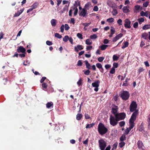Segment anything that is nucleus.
Listing matches in <instances>:
<instances>
[{
	"mask_svg": "<svg viewBox=\"0 0 150 150\" xmlns=\"http://www.w3.org/2000/svg\"><path fill=\"white\" fill-rule=\"evenodd\" d=\"M129 80V79H128L127 78H126L125 81L124 82V83L122 84V86H128V84L127 83V82Z\"/></svg>",
	"mask_w": 150,
	"mask_h": 150,
	"instance_id": "aec40b11",
	"label": "nucleus"
},
{
	"mask_svg": "<svg viewBox=\"0 0 150 150\" xmlns=\"http://www.w3.org/2000/svg\"><path fill=\"white\" fill-rule=\"evenodd\" d=\"M125 23L124 24L125 28H131L130 26L131 22L129 19H126L125 21Z\"/></svg>",
	"mask_w": 150,
	"mask_h": 150,
	"instance_id": "0eeeda50",
	"label": "nucleus"
},
{
	"mask_svg": "<svg viewBox=\"0 0 150 150\" xmlns=\"http://www.w3.org/2000/svg\"><path fill=\"white\" fill-rule=\"evenodd\" d=\"M137 145L139 149H142V150H144L142 148V147L144 146L143 143L141 141H139L137 143Z\"/></svg>",
	"mask_w": 150,
	"mask_h": 150,
	"instance_id": "ddd939ff",
	"label": "nucleus"
},
{
	"mask_svg": "<svg viewBox=\"0 0 150 150\" xmlns=\"http://www.w3.org/2000/svg\"><path fill=\"white\" fill-rule=\"evenodd\" d=\"M130 123L129 126V129H132L134 125V122H129Z\"/></svg>",
	"mask_w": 150,
	"mask_h": 150,
	"instance_id": "4c0bfd02",
	"label": "nucleus"
},
{
	"mask_svg": "<svg viewBox=\"0 0 150 150\" xmlns=\"http://www.w3.org/2000/svg\"><path fill=\"white\" fill-rule=\"evenodd\" d=\"M122 21L120 19H119L117 21V23L119 25H122Z\"/></svg>",
	"mask_w": 150,
	"mask_h": 150,
	"instance_id": "de8ad7c7",
	"label": "nucleus"
},
{
	"mask_svg": "<svg viewBox=\"0 0 150 150\" xmlns=\"http://www.w3.org/2000/svg\"><path fill=\"white\" fill-rule=\"evenodd\" d=\"M94 125V123L88 124L86 125V128H90L92 127Z\"/></svg>",
	"mask_w": 150,
	"mask_h": 150,
	"instance_id": "cd10ccee",
	"label": "nucleus"
},
{
	"mask_svg": "<svg viewBox=\"0 0 150 150\" xmlns=\"http://www.w3.org/2000/svg\"><path fill=\"white\" fill-rule=\"evenodd\" d=\"M98 7L97 6H95L93 8V11H98Z\"/></svg>",
	"mask_w": 150,
	"mask_h": 150,
	"instance_id": "e2e57ef3",
	"label": "nucleus"
},
{
	"mask_svg": "<svg viewBox=\"0 0 150 150\" xmlns=\"http://www.w3.org/2000/svg\"><path fill=\"white\" fill-rule=\"evenodd\" d=\"M138 23L137 22H135L133 24V27L134 28H137L138 27Z\"/></svg>",
	"mask_w": 150,
	"mask_h": 150,
	"instance_id": "8fccbe9b",
	"label": "nucleus"
},
{
	"mask_svg": "<svg viewBox=\"0 0 150 150\" xmlns=\"http://www.w3.org/2000/svg\"><path fill=\"white\" fill-rule=\"evenodd\" d=\"M125 145V143L123 142H122L119 144V146L120 148H122Z\"/></svg>",
	"mask_w": 150,
	"mask_h": 150,
	"instance_id": "c9c22d12",
	"label": "nucleus"
},
{
	"mask_svg": "<svg viewBox=\"0 0 150 150\" xmlns=\"http://www.w3.org/2000/svg\"><path fill=\"white\" fill-rule=\"evenodd\" d=\"M29 62L27 60H26L25 61H24L23 64L24 65L26 66L28 64H29Z\"/></svg>",
	"mask_w": 150,
	"mask_h": 150,
	"instance_id": "6e6d98bb",
	"label": "nucleus"
},
{
	"mask_svg": "<svg viewBox=\"0 0 150 150\" xmlns=\"http://www.w3.org/2000/svg\"><path fill=\"white\" fill-rule=\"evenodd\" d=\"M82 63L81 60H79L78 61L77 64V65L78 66H82Z\"/></svg>",
	"mask_w": 150,
	"mask_h": 150,
	"instance_id": "a18cd8bd",
	"label": "nucleus"
},
{
	"mask_svg": "<svg viewBox=\"0 0 150 150\" xmlns=\"http://www.w3.org/2000/svg\"><path fill=\"white\" fill-rule=\"evenodd\" d=\"M97 38V36L96 34H94L91 35L90 36L91 39H95Z\"/></svg>",
	"mask_w": 150,
	"mask_h": 150,
	"instance_id": "2f4dec72",
	"label": "nucleus"
},
{
	"mask_svg": "<svg viewBox=\"0 0 150 150\" xmlns=\"http://www.w3.org/2000/svg\"><path fill=\"white\" fill-rule=\"evenodd\" d=\"M85 118L86 119H91V118L90 117V116L87 114L85 113L84 115Z\"/></svg>",
	"mask_w": 150,
	"mask_h": 150,
	"instance_id": "37998d69",
	"label": "nucleus"
},
{
	"mask_svg": "<svg viewBox=\"0 0 150 150\" xmlns=\"http://www.w3.org/2000/svg\"><path fill=\"white\" fill-rule=\"evenodd\" d=\"M75 19L74 18H72L71 19V21H70V23H72L73 24H75Z\"/></svg>",
	"mask_w": 150,
	"mask_h": 150,
	"instance_id": "13d9d810",
	"label": "nucleus"
},
{
	"mask_svg": "<svg viewBox=\"0 0 150 150\" xmlns=\"http://www.w3.org/2000/svg\"><path fill=\"white\" fill-rule=\"evenodd\" d=\"M96 67L99 69L102 68V65L100 63H97L96 64Z\"/></svg>",
	"mask_w": 150,
	"mask_h": 150,
	"instance_id": "603ef678",
	"label": "nucleus"
},
{
	"mask_svg": "<svg viewBox=\"0 0 150 150\" xmlns=\"http://www.w3.org/2000/svg\"><path fill=\"white\" fill-rule=\"evenodd\" d=\"M90 71L88 69L85 71L84 73L85 75H88L90 74Z\"/></svg>",
	"mask_w": 150,
	"mask_h": 150,
	"instance_id": "0e129e2a",
	"label": "nucleus"
},
{
	"mask_svg": "<svg viewBox=\"0 0 150 150\" xmlns=\"http://www.w3.org/2000/svg\"><path fill=\"white\" fill-rule=\"evenodd\" d=\"M124 45H123V46L122 47V49H124L125 48L128 47L129 44L128 42L127 41L124 42Z\"/></svg>",
	"mask_w": 150,
	"mask_h": 150,
	"instance_id": "4be33fe9",
	"label": "nucleus"
},
{
	"mask_svg": "<svg viewBox=\"0 0 150 150\" xmlns=\"http://www.w3.org/2000/svg\"><path fill=\"white\" fill-rule=\"evenodd\" d=\"M120 96L123 100H127L129 99L130 94L128 91H125L121 92Z\"/></svg>",
	"mask_w": 150,
	"mask_h": 150,
	"instance_id": "7ed1b4c3",
	"label": "nucleus"
},
{
	"mask_svg": "<svg viewBox=\"0 0 150 150\" xmlns=\"http://www.w3.org/2000/svg\"><path fill=\"white\" fill-rule=\"evenodd\" d=\"M125 125V122L124 121H121L119 122V125L120 127L124 126Z\"/></svg>",
	"mask_w": 150,
	"mask_h": 150,
	"instance_id": "72a5a7b5",
	"label": "nucleus"
},
{
	"mask_svg": "<svg viewBox=\"0 0 150 150\" xmlns=\"http://www.w3.org/2000/svg\"><path fill=\"white\" fill-rule=\"evenodd\" d=\"M112 58L114 61H116L118 59L119 57L116 55L114 54L113 55Z\"/></svg>",
	"mask_w": 150,
	"mask_h": 150,
	"instance_id": "e433bc0d",
	"label": "nucleus"
},
{
	"mask_svg": "<svg viewBox=\"0 0 150 150\" xmlns=\"http://www.w3.org/2000/svg\"><path fill=\"white\" fill-rule=\"evenodd\" d=\"M85 64L86 67V68L88 69H91V66L90 64L88 63V62L87 60H86L85 61Z\"/></svg>",
	"mask_w": 150,
	"mask_h": 150,
	"instance_id": "6ab92c4d",
	"label": "nucleus"
},
{
	"mask_svg": "<svg viewBox=\"0 0 150 150\" xmlns=\"http://www.w3.org/2000/svg\"><path fill=\"white\" fill-rule=\"evenodd\" d=\"M138 21L139 22V24H141L142 22H143L144 20V18H139L138 19Z\"/></svg>",
	"mask_w": 150,
	"mask_h": 150,
	"instance_id": "58836bf2",
	"label": "nucleus"
},
{
	"mask_svg": "<svg viewBox=\"0 0 150 150\" xmlns=\"http://www.w3.org/2000/svg\"><path fill=\"white\" fill-rule=\"evenodd\" d=\"M38 5V2H35L32 6H31V7H32L33 9H35L37 7V6Z\"/></svg>",
	"mask_w": 150,
	"mask_h": 150,
	"instance_id": "bb28decb",
	"label": "nucleus"
},
{
	"mask_svg": "<svg viewBox=\"0 0 150 150\" xmlns=\"http://www.w3.org/2000/svg\"><path fill=\"white\" fill-rule=\"evenodd\" d=\"M17 51L18 53H26V50L23 46H21L18 47L17 49Z\"/></svg>",
	"mask_w": 150,
	"mask_h": 150,
	"instance_id": "1a4fd4ad",
	"label": "nucleus"
},
{
	"mask_svg": "<svg viewBox=\"0 0 150 150\" xmlns=\"http://www.w3.org/2000/svg\"><path fill=\"white\" fill-rule=\"evenodd\" d=\"M42 88L44 90H45L47 86V85L46 83H43L42 84Z\"/></svg>",
	"mask_w": 150,
	"mask_h": 150,
	"instance_id": "b1692460",
	"label": "nucleus"
},
{
	"mask_svg": "<svg viewBox=\"0 0 150 150\" xmlns=\"http://www.w3.org/2000/svg\"><path fill=\"white\" fill-rule=\"evenodd\" d=\"M118 64L117 63H114L113 64V67L115 68H117L118 67Z\"/></svg>",
	"mask_w": 150,
	"mask_h": 150,
	"instance_id": "338daca9",
	"label": "nucleus"
},
{
	"mask_svg": "<svg viewBox=\"0 0 150 150\" xmlns=\"http://www.w3.org/2000/svg\"><path fill=\"white\" fill-rule=\"evenodd\" d=\"M148 34L146 33H143L142 35V38L145 40H147L148 38Z\"/></svg>",
	"mask_w": 150,
	"mask_h": 150,
	"instance_id": "2eb2a0df",
	"label": "nucleus"
},
{
	"mask_svg": "<svg viewBox=\"0 0 150 150\" xmlns=\"http://www.w3.org/2000/svg\"><path fill=\"white\" fill-rule=\"evenodd\" d=\"M69 4L68 5H65V6L64 7V8H63V11H65L66 10H67V11H68V8L69 5Z\"/></svg>",
	"mask_w": 150,
	"mask_h": 150,
	"instance_id": "f704fd0d",
	"label": "nucleus"
},
{
	"mask_svg": "<svg viewBox=\"0 0 150 150\" xmlns=\"http://www.w3.org/2000/svg\"><path fill=\"white\" fill-rule=\"evenodd\" d=\"M82 117V115L81 114L78 113L76 116V119L78 120H80Z\"/></svg>",
	"mask_w": 150,
	"mask_h": 150,
	"instance_id": "412c9836",
	"label": "nucleus"
},
{
	"mask_svg": "<svg viewBox=\"0 0 150 150\" xmlns=\"http://www.w3.org/2000/svg\"><path fill=\"white\" fill-rule=\"evenodd\" d=\"M46 107L47 108H49L51 106L53 105V103L52 102H48L46 104Z\"/></svg>",
	"mask_w": 150,
	"mask_h": 150,
	"instance_id": "393cba45",
	"label": "nucleus"
},
{
	"mask_svg": "<svg viewBox=\"0 0 150 150\" xmlns=\"http://www.w3.org/2000/svg\"><path fill=\"white\" fill-rule=\"evenodd\" d=\"M70 28V27L69 26V25L67 24H65V29L66 30H68Z\"/></svg>",
	"mask_w": 150,
	"mask_h": 150,
	"instance_id": "49530a36",
	"label": "nucleus"
},
{
	"mask_svg": "<svg viewBox=\"0 0 150 150\" xmlns=\"http://www.w3.org/2000/svg\"><path fill=\"white\" fill-rule=\"evenodd\" d=\"M104 58L103 57H100L98 58V60L99 62H101L103 61Z\"/></svg>",
	"mask_w": 150,
	"mask_h": 150,
	"instance_id": "3c124183",
	"label": "nucleus"
},
{
	"mask_svg": "<svg viewBox=\"0 0 150 150\" xmlns=\"http://www.w3.org/2000/svg\"><path fill=\"white\" fill-rule=\"evenodd\" d=\"M99 147L101 150H104L107 146V143L103 139L98 141Z\"/></svg>",
	"mask_w": 150,
	"mask_h": 150,
	"instance_id": "20e7f679",
	"label": "nucleus"
},
{
	"mask_svg": "<svg viewBox=\"0 0 150 150\" xmlns=\"http://www.w3.org/2000/svg\"><path fill=\"white\" fill-rule=\"evenodd\" d=\"M140 8V6L138 5H137L135 6V9L138 11L139 9Z\"/></svg>",
	"mask_w": 150,
	"mask_h": 150,
	"instance_id": "774afa93",
	"label": "nucleus"
},
{
	"mask_svg": "<svg viewBox=\"0 0 150 150\" xmlns=\"http://www.w3.org/2000/svg\"><path fill=\"white\" fill-rule=\"evenodd\" d=\"M86 14V11L85 8H83L82 9L81 12L79 14V16H82L84 17Z\"/></svg>",
	"mask_w": 150,
	"mask_h": 150,
	"instance_id": "9b49d317",
	"label": "nucleus"
},
{
	"mask_svg": "<svg viewBox=\"0 0 150 150\" xmlns=\"http://www.w3.org/2000/svg\"><path fill=\"white\" fill-rule=\"evenodd\" d=\"M73 10H75V11H74V16H76L77 15L78 12V9L77 8V6H76V7L74 8H73Z\"/></svg>",
	"mask_w": 150,
	"mask_h": 150,
	"instance_id": "a211bd4d",
	"label": "nucleus"
},
{
	"mask_svg": "<svg viewBox=\"0 0 150 150\" xmlns=\"http://www.w3.org/2000/svg\"><path fill=\"white\" fill-rule=\"evenodd\" d=\"M149 2L148 1H146L143 3V6L144 7H146L149 5Z\"/></svg>",
	"mask_w": 150,
	"mask_h": 150,
	"instance_id": "a19ab883",
	"label": "nucleus"
},
{
	"mask_svg": "<svg viewBox=\"0 0 150 150\" xmlns=\"http://www.w3.org/2000/svg\"><path fill=\"white\" fill-rule=\"evenodd\" d=\"M73 9H71L69 11V16H72V11H73Z\"/></svg>",
	"mask_w": 150,
	"mask_h": 150,
	"instance_id": "680f3d73",
	"label": "nucleus"
},
{
	"mask_svg": "<svg viewBox=\"0 0 150 150\" xmlns=\"http://www.w3.org/2000/svg\"><path fill=\"white\" fill-rule=\"evenodd\" d=\"M126 138V135L124 134H123L122 136L120 137V141L122 142L125 140Z\"/></svg>",
	"mask_w": 150,
	"mask_h": 150,
	"instance_id": "5701e85b",
	"label": "nucleus"
},
{
	"mask_svg": "<svg viewBox=\"0 0 150 150\" xmlns=\"http://www.w3.org/2000/svg\"><path fill=\"white\" fill-rule=\"evenodd\" d=\"M92 42H91L89 39H86V43L87 45H90L92 44Z\"/></svg>",
	"mask_w": 150,
	"mask_h": 150,
	"instance_id": "ea45409f",
	"label": "nucleus"
},
{
	"mask_svg": "<svg viewBox=\"0 0 150 150\" xmlns=\"http://www.w3.org/2000/svg\"><path fill=\"white\" fill-rule=\"evenodd\" d=\"M54 35L55 37L59 39L61 38H62V35L57 33H55Z\"/></svg>",
	"mask_w": 150,
	"mask_h": 150,
	"instance_id": "473e14b6",
	"label": "nucleus"
},
{
	"mask_svg": "<svg viewBox=\"0 0 150 150\" xmlns=\"http://www.w3.org/2000/svg\"><path fill=\"white\" fill-rule=\"evenodd\" d=\"M77 36L78 37V38L81 40L83 39V35L81 33H78L77 34Z\"/></svg>",
	"mask_w": 150,
	"mask_h": 150,
	"instance_id": "7c9ffc66",
	"label": "nucleus"
},
{
	"mask_svg": "<svg viewBox=\"0 0 150 150\" xmlns=\"http://www.w3.org/2000/svg\"><path fill=\"white\" fill-rule=\"evenodd\" d=\"M111 33H112V34H114L115 33V29L114 28L111 27V29H110Z\"/></svg>",
	"mask_w": 150,
	"mask_h": 150,
	"instance_id": "5fc2aeb1",
	"label": "nucleus"
},
{
	"mask_svg": "<svg viewBox=\"0 0 150 150\" xmlns=\"http://www.w3.org/2000/svg\"><path fill=\"white\" fill-rule=\"evenodd\" d=\"M128 6H124L123 8V11L124 13H127L129 12V10L127 8Z\"/></svg>",
	"mask_w": 150,
	"mask_h": 150,
	"instance_id": "4468645a",
	"label": "nucleus"
},
{
	"mask_svg": "<svg viewBox=\"0 0 150 150\" xmlns=\"http://www.w3.org/2000/svg\"><path fill=\"white\" fill-rule=\"evenodd\" d=\"M138 110H136L132 115L129 120V122H134L136 119V117L138 114Z\"/></svg>",
	"mask_w": 150,
	"mask_h": 150,
	"instance_id": "423d86ee",
	"label": "nucleus"
},
{
	"mask_svg": "<svg viewBox=\"0 0 150 150\" xmlns=\"http://www.w3.org/2000/svg\"><path fill=\"white\" fill-rule=\"evenodd\" d=\"M126 117V114L124 112L118 113L115 116L110 115V124L113 126L117 125L118 122L124 120Z\"/></svg>",
	"mask_w": 150,
	"mask_h": 150,
	"instance_id": "f257e3e1",
	"label": "nucleus"
},
{
	"mask_svg": "<svg viewBox=\"0 0 150 150\" xmlns=\"http://www.w3.org/2000/svg\"><path fill=\"white\" fill-rule=\"evenodd\" d=\"M114 19L112 18H111L107 19V21L109 22L112 23L114 21Z\"/></svg>",
	"mask_w": 150,
	"mask_h": 150,
	"instance_id": "c03bdc74",
	"label": "nucleus"
},
{
	"mask_svg": "<svg viewBox=\"0 0 150 150\" xmlns=\"http://www.w3.org/2000/svg\"><path fill=\"white\" fill-rule=\"evenodd\" d=\"M108 45H101L100 47L101 50H105L107 47L108 46Z\"/></svg>",
	"mask_w": 150,
	"mask_h": 150,
	"instance_id": "dca6fc26",
	"label": "nucleus"
},
{
	"mask_svg": "<svg viewBox=\"0 0 150 150\" xmlns=\"http://www.w3.org/2000/svg\"><path fill=\"white\" fill-rule=\"evenodd\" d=\"M69 37L68 35H66L64 38H63V41L65 42H67L69 39Z\"/></svg>",
	"mask_w": 150,
	"mask_h": 150,
	"instance_id": "c756f323",
	"label": "nucleus"
},
{
	"mask_svg": "<svg viewBox=\"0 0 150 150\" xmlns=\"http://www.w3.org/2000/svg\"><path fill=\"white\" fill-rule=\"evenodd\" d=\"M46 79V78L45 77H43L40 80V82L42 83Z\"/></svg>",
	"mask_w": 150,
	"mask_h": 150,
	"instance_id": "69168bd1",
	"label": "nucleus"
},
{
	"mask_svg": "<svg viewBox=\"0 0 150 150\" xmlns=\"http://www.w3.org/2000/svg\"><path fill=\"white\" fill-rule=\"evenodd\" d=\"M112 13H113V15L114 16H115L117 13V12L116 10L114 9L112 11Z\"/></svg>",
	"mask_w": 150,
	"mask_h": 150,
	"instance_id": "4d7b16f0",
	"label": "nucleus"
},
{
	"mask_svg": "<svg viewBox=\"0 0 150 150\" xmlns=\"http://www.w3.org/2000/svg\"><path fill=\"white\" fill-rule=\"evenodd\" d=\"M64 25H62L60 27V31L62 33H63L64 31Z\"/></svg>",
	"mask_w": 150,
	"mask_h": 150,
	"instance_id": "052dcab7",
	"label": "nucleus"
},
{
	"mask_svg": "<svg viewBox=\"0 0 150 150\" xmlns=\"http://www.w3.org/2000/svg\"><path fill=\"white\" fill-rule=\"evenodd\" d=\"M150 28V25H145L142 27V29L144 30H146Z\"/></svg>",
	"mask_w": 150,
	"mask_h": 150,
	"instance_id": "a878e982",
	"label": "nucleus"
},
{
	"mask_svg": "<svg viewBox=\"0 0 150 150\" xmlns=\"http://www.w3.org/2000/svg\"><path fill=\"white\" fill-rule=\"evenodd\" d=\"M131 130V129H129V128H127V129H125V132L124 134H125L126 135H127L129 133Z\"/></svg>",
	"mask_w": 150,
	"mask_h": 150,
	"instance_id": "c85d7f7f",
	"label": "nucleus"
},
{
	"mask_svg": "<svg viewBox=\"0 0 150 150\" xmlns=\"http://www.w3.org/2000/svg\"><path fill=\"white\" fill-rule=\"evenodd\" d=\"M91 23H83L82 25L85 27H86L88 26Z\"/></svg>",
	"mask_w": 150,
	"mask_h": 150,
	"instance_id": "bf43d9fd",
	"label": "nucleus"
},
{
	"mask_svg": "<svg viewBox=\"0 0 150 150\" xmlns=\"http://www.w3.org/2000/svg\"><path fill=\"white\" fill-rule=\"evenodd\" d=\"M98 130L99 134L101 135L105 134L108 131V129L101 122H100L99 124Z\"/></svg>",
	"mask_w": 150,
	"mask_h": 150,
	"instance_id": "f03ea898",
	"label": "nucleus"
},
{
	"mask_svg": "<svg viewBox=\"0 0 150 150\" xmlns=\"http://www.w3.org/2000/svg\"><path fill=\"white\" fill-rule=\"evenodd\" d=\"M137 105L136 102L133 101L132 102L129 107V110L131 112L136 111L137 108Z\"/></svg>",
	"mask_w": 150,
	"mask_h": 150,
	"instance_id": "39448f33",
	"label": "nucleus"
},
{
	"mask_svg": "<svg viewBox=\"0 0 150 150\" xmlns=\"http://www.w3.org/2000/svg\"><path fill=\"white\" fill-rule=\"evenodd\" d=\"M46 44L48 45H52V42L49 40L46 41Z\"/></svg>",
	"mask_w": 150,
	"mask_h": 150,
	"instance_id": "864d4df0",
	"label": "nucleus"
},
{
	"mask_svg": "<svg viewBox=\"0 0 150 150\" xmlns=\"http://www.w3.org/2000/svg\"><path fill=\"white\" fill-rule=\"evenodd\" d=\"M115 72V69L114 68L112 67L111 70H110V74H114Z\"/></svg>",
	"mask_w": 150,
	"mask_h": 150,
	"instance_id": "79ce46f5",
	"label": "nucleus"
},
{
	"mask_svg": "<svg viewBox=\"0 0 150 150\" xmlns=\"http://www.w3.org/2000/svg\"><path fill=\"white\" fill-rule=\"evenodd\" d=\"M100 83V81L99 80H97L96 81L92 83V85L93 87H98L99 86V84Z\"/></svg>",
	"mask_w": 150,
	"mask_h": 150,
	"instance_id": "f8f14e48",
	"label": "nucleus"
},
{
	"mask_svg": "<svg viewBox=\"0 0 150 150\" xmlns=\"http://www.w3.org/2000/svg\"><path fill=\"white\" fill-rule=\"evenodd\" d=\"M51 25L53 26H55L56 25V20L55 19H52L51 21Z\"/></svg>",
	"mask_w": 150,
	"mask_h": 150,
	"instance_id": "f3484780",
	"label": "nucleus"
},
{
	"mask_svg": "<svg viewBox=\"0 0 150 150\" xmlns=\"http://www.w3.org/2000/svg\"><path fill=\"white\" fill-rule=\"evenodd\" d=\"M82 79L81 78H80L79 80V81L77 82V84L79 86H80V85L82 83Z\"/></svg>",
	"mask_w": 150,
	"mask_h": 150,
	"instance_id": "09e8293b",
	"label": "nucleus"
},
{
	"mask_svg": "<svg viewBox=\"0 0 150 150\" xmlns=\"http://www.w3.org/2000/svg\"><path fill=\"white\" fill-rule=\"evenodd\" d=\"M83 46L82 45H78L77 46H75L74 47V50L76 52H78L79 50H81L83 49Z\"/></svg>",
	"mask_w": 150,
	"mask_h": 150,
	"instance_id": "9d476101",
	"label": "nucleus"
},
{
	"mask_svg": "<svg viewBox=\"0 0 150 150\" xmlns=\"http://www.w3.org/2000/svg\"><path fill=\"white\" fill-rule=\"evenodd\" d=\"M118 109V106L115 105L114 106V107L112 108L111 112L114 115V116L118 113L117 112Z\"/></svg>",
	"mask_w": 150,
	"mask_h": 150,
	"instance_id": "6e6552de",
	"label": "nucleus"
}]
</instances>
